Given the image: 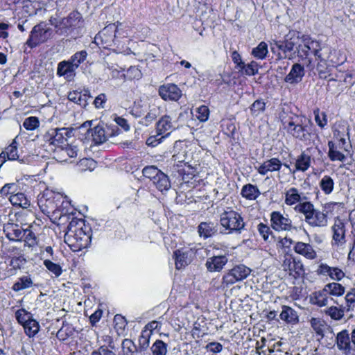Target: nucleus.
<instances>
[{"label":"nucleus","mask_w":355,"mask_h":355,"mask_svg":"<svg viewBox=\"0 0 355 355\" xmlns=\"http://www.w3.org/2000/svg\"><path fill=\"white\" fill-rule=\"evenodd\" d=\"M344 208V202L330 201L322 204V210H319L311 201L305 200L295 206L294 210L304 216L305 223L311 227L323 228L327 226L329 217L340 214Z\"/></svg>","instance_id":"nucleus-1"},{"label":"nucleus","mask_w":355,"mask_h":355,"mask_svg":"<svg viewBox=\"0 0 355 355\" xmlns=\"http://www.w3.org/2000/svg\"><path fill=\"white\" fill-rule=\"evenodd\" d=\"M37 205L45 215L61 218L73 214L74 208L67 196L46 189L37 198Z\"/></svg>","instance_id":"nucleus-2"},{"label":"nucleus","mask_w":355,"mask_h":355,"mask_svg":"<svg viewBox=\"0 0 355 355\" xmlns=\"http://www.w3.org/2000/svg\"><path fill=\"white\" fill-rule=\"evenodd\" d=\"M69 230L71 234H67L64 239L73 252H79L90 246L93 231L91 225L85 220H72Z\"/></svg>","instance_id":"nucleus-3"},{"label":"nucleus","mask_w":355,"mask_h":355,"mask_svg":"<svg viewBox=\"0 0 355 355\" xmlns=\"http://www.w3.org/2000/svg\"><path fill=\"white\" fill-rule=\"evenodd\" d=\"M1 252L2 258L6 261H8L7 270L6 271V277L15 276L19 271L25 268L28 261L20 248L15 245L3 247Z\"/></svg>","instance_id":"nucleus-4"},{"label":"nucleus","mask_w":355,"mask_h":355,"mask_svg":"<svg viewBox=\"0 0 355 355\" xmlns=\"http://www.w3.org/2000/svg\"><path fill=\"white\" fill-rule=\"evenodd\" d=\"M323 50V45L315 40L310 37H303L302 44L297 47V56L308 69H313L314 64L313 63V56L315 60L319 61L320 55Z\"/></svg>","instance_id":"nucleus-5"},{"label":"nucleus","mask_w":355,"mask_h":355,"mask_svg":"<svg viewBox=\"0 0 355 355\" xmlns=\"http://www.w3.org/2000/svg\"><path fill=\"white\" fill-rule=\"evenodd\" d=\"M349 129L345 125H340L333 131L334 140L328 141V157L332 162L339 161L344 162L346 159L345 155L338 149L345 148L347 139H349Z\"/></svg>","instance_id":"nucleus-6"},{"label":"nucleus","mask_w":355,"mask_h":355,"mask_svg":"<svg viewBox=\"0 0 355 355\" xmlns=\"http://www.w3.org/2000/svg\"><path fill=\"white\" fill-rule=\"evenodd\" d=\"M282 267L285 276L293 284L295 281L304 278L306 270L304 263L300 258L294 256L292 253L284 254Z\"/></svg>","instance_id":"nucleus-7"},{"label":"nucleus","mask_w":355,"mask_h":355,"mask_svg":"<svg viewBox=\"0 0 355 355\" xmlns=\"http://www.w3.org/2000/svg\"><path fill=\"white\" fill-rule=\"evenodd\" d=\"M220 224L230 234L241 233L245 227L241 214L232 208H228L220 214Z\"/></svg>","instance_id":"nucleus-8"},{"label":"nucleus","mask_w":355,"mask_h":355,"mask_svg":"<svg viewBox=\"0 0 355 355\" xmlns=\"http://www.w3.org/2000/svg\"><path fill=\"white\" fill-rule=\"evenodd\" d=\"M117 27L110 24L103 28L94 37L95 44L100 48L116 51L118 42L116 37Z\"/></svg>","instance_id":"nucleus-9"},{"label":"nucleus","mask_w":355,"mask_h":355,"mask_svg":"<svg viewBox=\"0 0 355 355\" xmlns=\"http://www.w3.org/2000/svg\"><path fill=\"white\" fill-rule=\"evenodd\" d=\"M297 33L295 31H290L284 37L283 40H275L270 44L271 51L273 54L276 55L277 60L285 59L288 57V53L294 50L299 38L297 35L296 38L295 36Z\"/></svg>","instance_id":"nucleus-10"},{"label":"nucleus","mask_w":355,"mask_h":355,"mask_svg":"<svg viewBox=\"0 0 355 355\" xmlns=\"http://www.w3.org/2000/svg\"><path fill=\"white\" fill-rule=\"evenodd\" d=\"M83 24L81 14L77 10H73L67 17L62 18L55 25V32L60 35H69Z\"/></svg>","instance_id":"nucleus-11"},{"label":"nucleus","mask_w":355,"mask_h":355,"mask_svg":"<svg viewBox=\"0 0 355 355\" xmlns=\"http://www.w3.org/2000/svg\"><path fill=\"white\" fill-rule=\"evenodd\" d=\"M73 128H50L44 135V141L55 148H62L67 146L69 138L71 137Z\"/></svg>","instance_id":"nucleus-12"},{"label":"nucleus","mask_w":355,"mask_h":355,"mask_svg":"<svg viewBox=\"0 0 355 355\" xmlns=\"http://www.w3.org/2000/svg\"><path fill=\"white\" fill-rule=\"evenodd\" d=\"M52 33L50 28L46 27L44 21L34 26L29 34L25 45L33 49L47 42Z\"/></svg>","instance_id":"nucleus-13"},{"label":"nucleus","mask_w":355,"mask_h":355,"mask_svg":"<svg viewBox=\"0 0 355 355\" xmlns=\"http://www.w3.org/2000/svg\"><path fill=\"white\" fill-rule=\"evenodd\" d=\"M285 128L294 138L305 143H310L315 135L313 125L310 121L306 124H295L293 121H289Z\"/></svg>","instance_id":"nucleus-14"},{"label":"nucleus","mask_w":355,"mask_h":355,"mask_svg":"<svg viewBox=\"0 0 355 355\" xmlns=\"http://www.w3.org/2000/svg\"><path fill=\"white\" fill-rule=\"evenodd\" d=\"M336 345L339 351L344 355H355L352 353L355 347V326L349 333L347 329H343L336 336Z\"/></svg>","instance_id":"nucleus-15"},{"label":"nucleus","mask_w":355,"mask_h":355,"mask_svg":"<svg viewBox=\"0 0 355 355\" xmlns=\"http://www.w3.org/2000/svg\"><path fill=\"white\" fill-rule=\"evenodd\" d=\"M251 272L252 270L243 264L236 265L223 275L222 285L224 287H228L236 282L243 281L250 275Z\"/></svg>","instance_id":"nucleus-16"},{"label":"nucleus","mask_w":355,"mask_h":355,"mask_svg":"<svg viewBox=\"0 0 355 355\" xmlns=\"http://www.w3.org/2000/svg\"><path fill=\"white\" fill-rule=\"evenodd\" d=\"M200 248L196 246L184 247L173 252V257L175 260V268L178 270L185 268L196 258Z\"/></svg>","instance_id":"nucleus-17"},{"label":"nucleus","mask_w":355,"mask_h":355,"mask_svg":"<svg viewBox=\"0 0 355 355\" xmlns=\"http://www.w3.org/2000/svg\"><path fill=\"white\" fill-rule=\"evenodd\" d=\"M177 172L182 178L184 184L191 188H196L200 185V179L198 174L196 173V169L189 165H187L184 162H179L177 164Z\"/></svg>","instance_id":"nucleus-18"},{"label":"nucleus","mask_w":355,"mask_h":355,"mask_svg":"<svg viewBox=\"0 0 355 355\" xmlns=\"http://www.w3.org/2000/svg\"><path fill=\"white\" fill-rule=\"evenodd\" d=\"M270 217V227L275 232H291L297 230V227L293 225V221L288 216H284L279 211H272Z\"/></svg>","instance_id":"nucleus-19"},{"label":"nucleus","mask_w":355,"mask_h":355,"mask_svg":"<svg viewBox=\"0 0 355 355\" xmlns=\"http://www.w3.org/2000/svg\"><path fill=\"white\" fill-rule=\"evenodd\" d=\"M332 234L331 245L332 248H338L344 245L346 242V224L344 220L339 218L338 215L331 227Z\"/></svg>","instance_id":"nucleus-20"},{"label":"nucleus","mask_w":355,"mask_h":355,"mask_svg":"<svg viewBox=\"0 0 355 355\" xmlns=\"http://www.w3.org/2000/svg\"><path fill=\"white\" fill-rule=\"evenodd\" d=\"M320 56L318 62L328 63L332 67L340 65L345 60V55H343L340 50L332 49L327 45H323V50Z\"/></svg>","instance_id":"nucleus-21"},{"label":"nucleus","mask_w":355,"mask_h":355,"mask_svg":"<svg viewBox=\"0 0 355 355\" xmlns=\"http://www.w3.org/2000/svg\"><path fill=\"white\" fill-rule=\"evenodd\" d=\"M91 123L92 121H87L80 126V128H87L85 135L91 134L92 141L95 145L105 143L108 139L110 135L107 132L103 124H98L94 128H90Z\"/></svg>","instance_id":"nucleus-22"},{"label":"nucleus","mask_w":355,"mask_h":355,"mask_svg":"<svg viewBox=\"0 0 355 355\" xmlns=\"http://www.w3.org/2000/svg\"><path fill=\"white\" fill-rule=\"evenodd\" d=\"M158 94L165 101H178L182 96V90L174 83H167L160 85Z\"/></svg>","instance_id":"nucleus-23"},{"label":"nucleus","mask_w":355,"mask_h":355,"mask_svg":"<svg viewBox=\"0 0 355 355\" xmlns=\"http://www.w3.org/2000/svg\"><path fill=\"white\" fill-rule=\"evenodd\" d=\"M236 77L232 72L223 71L216 78L212 84L219 92L228 91L236 84Z\"/></svg>","instance_id":"nucleus-24"},{"label":"nucleus","mask_w":355,"mask_h":355,"mask_svg":"<svg viewBox=\"0 0 355 355\" xmlns=\"http://www.w3.org/2000/svg\"><path fill=\"white\" fill-rule=\"evenodd\" d=\"M289 167L287 164H283L277 157H272L263 162L258 168L257 172L261 175H266L268 173L279 171L282 166Z\"/></svg>","instance_id":"nucleus-25"},{"label":"nucleus","mask_w":355,"mask_h":355,"mask_svg":"<svg viewBox=\"0 0 355 355\" xmlns=\"http://www.w3.org/2000/svg\"><path fill=\"white\" fill-rule=\"evenodd\" d=\"M24 228L22 226L14 223H8L3 227V232L6 238L14 242L22 241L24 236Z\"/></svg>","instance_id":"nucleus-26"},{"label":"nucleus","mask_w":355,"mask_h":355,"mask_svg":"<svg viewBox=\"0 0 355 355\" xmlns=\"http://www.w3.org/2000/svg\"><path fill=\"white\" fill-rule=\"evenodd\" d=\"M293 251L309 260H314L317 258V252L313 245L309 243L296 241L293 245Z\"/></svg>","instance_id":"nucleus-27"},{"label":"nucleus","mask_w":355,"mask_h":355,"mask_svg":"<svg viewBox=\"0 0 355 355\" xmlns=\"http://www.w3.org/2000/svg\"><path fill=\"white\" fill-rule=\"evenodd\" d=\"M317 272L319 275H327L331 279L339 282L342 280L345 273L338 267H331L327 263H320L318 268Z\"/></svg>","instance_id":"nucleus-28"},{"label":"nucleus","mask_w":355,"mask_h":355,"mask_svg":"<svg viewBox=\"0 0 355 355\" xmlns=\"http://www.w3.org/2000/svg\"><path fill=\"white\" fill-rule=\"evenodd\" d=\"M284 203L289 207L302 203L307 200L306 196H302V193L296 187H290L284 193Z\"/></svg>","instance_id":"nucleus-29"},{"label":"nucleus","mask_w":355,"mask_h":355,"mask_svg":"<svg viewBox=\"0 0 355 355\" xmlns=\"http://www.w3.org/2000/svg\"><path fill=\"white\" fill-rule=\"evenodd\" d=\"M227 261L228 258L226 255L212 256L207 259L205 266L210 272H220Z\"/></svg>","instance_id":"nucleus-30"},{"label":"nucleus","mask_w":355,"mask_h":355,"mask_svg":"<svg viewBox=\"0 0 355 355\" xmlns=\"http://www.w3.org/2000/svg\"><path fill=\"white\" fill-rule=\"evenodd\" d=\"M304 76V67L299 63H295L292 66L290 72L286 76L284 80L290 84H296L302 80Z\"/></svg>","instance_id":"nucleus-31"},{"label":"nucleus","mask_w":355,"mask_h":355,"mask_svg":"<svg viewBox=\"0 0 355 355\" xmlns=\"http://www.w3.org/2000/svg\"><path fill=\"white\" fill-rule=\"evenodd\" d=\"M279 318L286 324H295L299 322V315L297 312L288 305L282 306V311L279 314Z\"/></svg>","instance_id":"nucleus-32"},{"label":"nucleus","mask_w":355,"mask_h":355,"mask_svg":"<svg viewBox=\"0 0 355 355\" xmlns=\"http://www.w3.org/2000/svg\"><path fill=\"white\" fill-rule=\"evenodd\" d=\"M329 295L324 287L321 290L315 291L310 295V302L319 307L325 306L328 304Z\"/></svg>","instance_id":"nucleus-33"},{"label":"nucleus","mask_w":355,"mask_h":355,"mask_svg":"<svg viewBox=\"0 0 355 355\" xmlns=\"http://www.w3.org/2000/svg\"><path fill=\"white\" fill-rule=\"evenodd\" d=\"M8 200L15 207L27 209L31 206V201L27 198L26 195L19 191H17L14 195L10 196Z\"/></svg>","instance_id":"nucleus-34"},{"label":"nucleus","mask_w":355,"mask_h":355,"mask_svg":"<svg viewBox=\"0 0 355 355\" xmlns=\"http://www.w3.org/2000/svg\"><path fill=\"white\" fill-rule=\"evenodd\" d=\"M74 64L70 63L68 60H64L59 62L57 69V75L58 76H64L65 78L71 80L76 75V69Z\"/></svg>","instance_id":"nucleus-35"},{"label":"nucleus","mask_w":355,"mask_h":355,"mask_svg":"<svg viewBox=\"0 0 355 355\" xmlns=\"http://www.w3.org/2000/svg\"><path fill=\"white\" fill-rule=\"evenodd\" d=\"M19 144L15 137L12 142L1 151L3 157L8 161H19V155L18 153Z\"/></svg>","instance_id":"nucleus-36"},{"label":"nucleus","mask_w":355,"mask_h":355,"mask_svg":"<svg viewBox=\"0 0 355 355\" xmlns=\"http://www.w3.org/2000/svg\"><path fill=\"white\" fill-rule=\"evenodd\" d=\"M318 75L320 78L327 79L328 82L336 81L339 83H347V79L349 78L350 80L353 78L352 74L346 72V71H338V73L335 74V76L333 77L331 74L326 75V72L322 71L319 69V65L318 66Z\"/></svg>","instance_id":"nucleus-37"},{"label":"nucleus","mask_w":355,"mask_h":355,"mask_svg":"<svg viewBox=\"0 0 355 355\" xmlns=\"http://www.w3.org/2000/svg\"><path fill=\"white\" fill-rule=\"evenodd\" d=\"M173 128L171 118L168 115L162 116L156 123V131L159 135H164L166 137L170 135Z\"/></svg>","instance_id":"nucleus-38"},{"label":"nucleus","mask_w":355,"mask_h":355,"mask_svg":"<svg viewBox=\"0 0 355 355\" xmlns=\"http://www.w3.org/2000/svg\"><path fill=\"white\" fill-rule=\"evenodd\" d=\"M260 194L258 187L250 183L243 185L241 191V196L248 200H254Z\"/></svg>","instance_id":"nucleus-39"},{"label":"nucleus","mask_w":355,"mask_h":355,"mask_svg":"<svg viewBox=\"0 0 355 355\" xmlns=\"http://www.w3.org/2000/svg\"><path fill=\"white\" fill-rule=\"evenodd\" d=\"M33 225H29L26 228H24V236H23L22 241L24 242V246L31 248L32 250L35 248L39 243V239L36 234L31 230Z\"/></svg>","instance_id":"nucleus-40"},{"label":"nucleus","mask_w":355,"mask_h":355,"mask_svg":"<svg viewBox=\"0 0 355 355\" xmlns=\"http://www.w3.org/2000/svg\"><path fill=\"white\" fill-rule=\"evenodd\" d=\"M24 334L29 338H34L40 330V324L39 322L33 318L30 319L23 326Z\"/></svg>","instance_id":"nucleus-41"},{"label":"nucleus","mask_w":355,"mask_h":355,"mask_svg":"<svg viewBox=\"0 0 355 355\" xmlns=\"http://www.w3.org/2000/svg\"><path fill=\"white\" fill-rule=\"evenodd\" d=\"M33 285V282L30 275H24L17 279L12 284L11 288L15 292H19L29 288Z\"/></svg>","instance_id":"nucleus-42"},{"label":"nucleus","mask_w":355,"mask_h":355,"mask_svg":"<svg viewBox=\"0 0 355 355\" xmlns=\"http://www.w3.org/2000/svg\"><path fill=\"white\" fill-rule=\"evenodd\" d=\"M311 164V157L308 154L302 152L297 156L295 161V171L305 172L309 169Z\"/></svg>","instance_id":"nucleus-43"},{"label":"nucleus","mask_w":355,"mask_h":355,"mask_svg":"<svg viewBox=\"0 0 355 355\" xmlns=\"http://www.w3.org/2000/svg\"><path fill=\"white\" fill-rule=\"evenodd\" d=\"M216 232L214 223L211 222H201L198 226L199 236L205 239L211 237Z\"/></svg>","instance_id":"nucleus-44"},{"label":"nucleus","mask_w":355,"mask_h":355,"mask_svg":"<svg viewBox=\"0 0 355 355\" xmlns=\"http://www.w3.org/2000/svg\"><path fill=\"white\" fill-rule=\"evenodd\" d=\"M156 189L161 192L168 191L171 188V181L168 176L162 172L158 175L156 180L152 182Z\"/></svg>","instance_id":"nucleus-45"},{"label":"nucleus","mask_w":355,"mask_h":355,"mask_svg":"<svg viewBox=\"0 0 355 355\" xmlns=\"http://www.w3.org/2000/svg\"><path fill=\"white\" fill-rule=\"evenodd\" d=\"M334 180L328 175H324L319 182V186L325 195L331 194L334 189Z\"/></svg>","instance_id":"nucleus-46"},{"label":"nucleus","mask_w":355,"mask_h":355,"mask_svg":"<svg viewBox=\"0 0 355 355\" xmlns=\"http://www.w3.org/2000/svg\"><path fill=\"white\" fill-rule=\"evenodd\" d=\"M324 287L327 289L329 296L340 297L345 293V286L338 282L329 283Z\"/></svg>","instance_id":"nucleus-47"},{"label":"nucleus","mask_w":355,"mask_h":355,"mask_svg":"<svg viewBox=\"0 0 355 355\" xmlns=\"http://www.w3.org/2000/svg\"><path fill=\"white\" fill-rule=\"evenodd\" d=\"M122 354L123 355H137L139 349L132 340L125 338L122 341Z\"/></svg>","instance_id":"nucleus-48"},{"label":"nucleus","mask_w":355,"mask_h":355,"mask_svg":"<svg viewBox=\"0 0 355 355\" xmlns=\"http://www.w3.org/2000/svg\"><path fill=\"white\" fill-rule=\"evenodd\" d=\"M268 53V44L265 42H261L256 47L252 50V55L259 60H263L266 58Z\"/></svg>","instance_id":"nucleus-49"},{"label":"nucleus","mask_w":355,"mask_h":355,"mask_svg":"<svg viewBox=\"0 0 355 355\" xmlns=\"http://www.w3.org/2000/svg\"><path fill=\"white\" fill-rule=\"evenodd\" d=\"M345 312H347L345 305L343 307L340 308L331 306L325 310V313L334 320H341L344 316Z\"/></svg>","instance_id":"nucleus-50"},{"label":"nucleus","mask_w":355,"mask_h":355,"mask_svg":"<svg viewBox=\"0 0 355 355\" xmlns=\"http://www.w3.org/2000/svg\"><path fill=\"white\" fill-rule=\"evenodd\" d=\"M168 345L163 340L157 339L152 345L150 349L153 355H166Z\"/></svg>","instance_id":"nucleus-51"},{"label":"nucleus","mask_w":355,"mask_h":355,"mask_svg":"<svg viewBox=\"0 0 355 355\" xmlns=\"http://www.w3.org/2000/svg\"><path fill=\"white\" fill-rule=\"evenodd\" d=\"M128 322L126 318L120 315L116 314L114 317V327L119 335L123 334L125 330Z\"/></svg>","instance_id":"nucleus-52"},{"label":"nucleus","mask_w":355,"mask_h":355,"mask_svg":"<svg viewBox=\"0 0 355 355\" xmlns=\"http://www.w3.org/2000/svg\"><path fill=\"white\" fill-rule=\"evenodd\" d=\"M15 319L19 324L21 327L27 322L33 316L31 312H28L25 309L21 308L17 310L15 313Z\"/></svg>","instance_id":"nucleus-53"},{"label":"nucleus","mask_w":355,"mask_h":355,"mask_svg":"<svg viewBox=\"0 0 355 355\" xmlns=\"http://www.w3.org/2000/svg\"><path fill=\"white\" fill-rule=\"evenodd\" d=\"M162 171L155 166H146L142 170L144 178L149 179L152 182L156 180L158 175Z\"/></svg>","instance_id":"nucleus-54"},{"label":"nucleus","mask_w":355,"mask_h":355,"mask_svg":"<svg viewBox=\"0 0 355 355\" xmlns=\"http://www.w3.org/2000/svg\"><path fill=\"white\" fill-rule=\"evenodd\" d=\"M259 68L258 63L252 60L250 63L245 64L244 67L242 68L239 73L242 76H254L258 73Z\"/></svg>","instance_id":"nucleus-55"},{"label":"nucleus","mask_w":355,"mask_h":355,"mask_svg":"<svg viewBox=\"0 0 355 355\" xmlns=\"http://www.w3.org/2000/svg\"><path fill=\"white\" fill-rule=\"evenodd\" d=\"M310 324L317 336H324L325 322L318 318H312Z\"/></svg>","instance_id":"nucleus-56"},{"label":"nucleus","mask_w":355,"mask_h":355,"mask_svg":"<svg viewBox=\"0 0 355 355\" xmlns=\"http://www.w3.org/2000/svg\"><path fill=\"white\" fill-rule=\"evenodd\" d=\"M347 313L355 310V288H350L345 296Z\"/></svg>","instance_id":"nucleus-57"},{"label":"nucleus","mask_w":355,"mask_h":355,"mask_svg":"<svg viewBox=\"0 0 355 355\" xmlns=\"http://www.w3.org/2000/svg\"><path fill=\"white\" fill-rule=\"evenodd\" d=\"M87 53L85 50H82L76 52L68 60V61L74 64V67L78 69L81 63H83L87 58Z\"/></svg>","instance_id":"nucleus-58"},{"label":"nucleus","mask_w":355,"mask_h":355,"mask_svg":"<svg viewBox=\"0 0 355 355\" xmlns=\"http://www.w3.org/2000/svg\"><path fill=\"white\" fill-rule=\"evenodd\" d=\"M151 337V333H147V331H142L141 332V334L139 337V346L138 349L140 352L146 351L150 344V339Z\"/></svg>","instance_id":"nucleus-59"},{"label":"nucleus","mask_w":355,"mask_h":355,"mask_svg":"<svg viewBox=\"0 0 355 355\" xmlns=\"http://www.w3.org/2000/svg\"><path fill=\"white\" fill-rule=\"evenodd\" d=\"M266 103L262 98L257 99L250 105V110L252 115L258 116L266 110Z\"/></svg>","instance_id":"nucleus-60"},{"label":"nucleus","mask_w":355,"mask_h":355,"mask_svg":"<svg viewBox=\"0 0 355 355\" xmlns=\"http://www.w3.org/2000/svg\"><path fill=\"white\" fill-rule=\"evenodd\" d=\"M46 268L56 277L60 276L62 273V268L58 263H54L50 259H45L43 262Z\"/></svg>","instance_id":"nucleus-61"},{"label":"nucleus","mask_w":355,"mask_h":355,"mask_svg":"<svg viewBox=\"0 0 355 355\" xmlns=\"http://www.w3.org/2000/svg\"><path fill=\"white\" fill-rule=\"evenodd\" d=\"M18 191V185L16 183H6L0 189V194L3 198H9Z\"/></svg>","instance_id":"nucleus-62"},{"label":"nucleus","mask_w":355,"mask_h":355,"mask_svg":"<svg viewBox=\"0 0 355 355\" xmlns=\"http://www.w3.org/2000/svg\"><path fill=\"white\" fill-rule=\"evenodd\" d=\"M123 76L126 80H139L142 77V73L139 67L130 66Z\"/></svg>","instance_id":"nucleus-63"},{"label":"nucleus","mask_w":355,"mask_h":355,"mask_svg":"<svg viewBox=\"0 0 355 355\" xmlns=\"http://www.w3.org/2000/svg\"><path fill=\"white\" fill-rule=\"evenodd\" d=\"M40 120L37 116H28L23 122V127L28 131H33L39 128Z\"/></svg>","instance_id":"nucleus-64"}]
</instances>
